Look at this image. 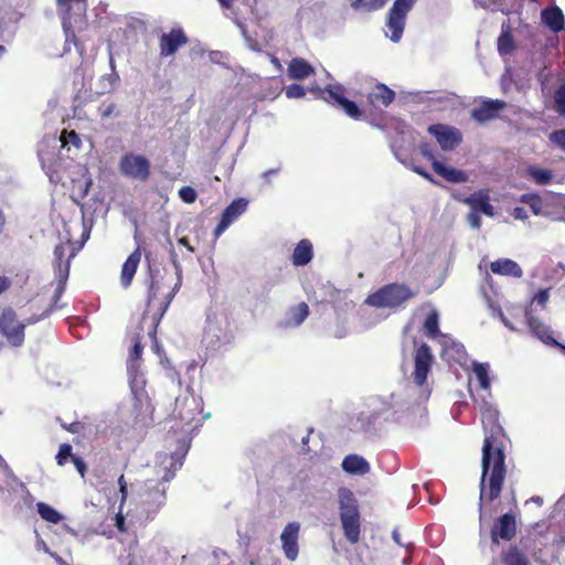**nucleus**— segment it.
Instances as JSON below:
<instances>
[{
  "instance_id": "f257e3e1",
  "label": "nucleus",
  "mask_w": 565,
  "mask_h": 565,
  "mask_svg": "<svg viewBox=\"0 0 565 565\" xmlns=\"http://www.w3.org/2000/svg\"><path fill=\"white\" fill-rule=\"evenodd\" d=\"M481 422L486 431L482 446V475L480 480L479 510L483 502L497 500L502 492L507 476L504 438L499 423V411L489 404L481 408Z\"/></svg>"
},
{
  "instance_id": "f03ea898",
  "label": "nucleus",
  "mask_w": 565,
  "mask_h": 565,
  "mask_svg": "<svg viewBox=\"0 0 565 565\" xmlns=\"http://www.w3.org/2000/svg\"><path fill=\"white\" fill-rule=\"evenodd\" d=\"M339 509L344 536L351 544H356L361 537V515L358 500L348 488L339 490Z\"/></svg>"
},
{
  "instance_id": "7ed1b4c3",
  "label": "nucleus",
  "mask_w": 565,
  "mask_h": 565,
  "mask_svg": "<svg viewBox=\"0 0 565 565\" xmlns=\"http://www.w3.org/2000/svg\"><path fill=\"white\" fill-rule=\"evenodd\" d=\"M415 296L416 292L406 284L392 282L370 294L364 302L376 309H395L405 306Z\"/></svg>"
},
{
  "instance_id": "20e7f679",
  "label": "nucleus",
  "mask_w": 565,
  "mask_h": 565,
  "mask_svg": "<svg viewBox=\"0 0 565 565\" xmlns=\"http://www.w3.org/2000/svg\"><path fill=\"white\" fill-rule=\"evenodd\" d=\"M160 284L158 280L151 279V282L148 288L147 295V309L142 313L139 331L135 333L131 338L134 345L129 351V358L127 362V371L130 375H135L139 369V361L141 360V354L143 351V345L141 343L142 335L141 331L143 330L142 323L146 321L147 317L150 315L151 306L154 303L158 294L160 291Z\"/></svg>"
},
{
  "instance_id": "39448f33",
  "label": "nucleus",
  "mask_w": 565,
  "mask_h": 565,
  "mask_svg": "<svg viewBox=\"0 0 565 565\" xmlns=\"http://www.w3.org/2000/svg\"><path fill=\"white\" fill-rule=\"evenodd\" d=\"M321 98L338 108H341L349 117L354 120L363 118V110L353 102L344 96L345 89L340 84H329L323 89H319Z\"/></svg>"
},
{
  "instance_id": "423d86ee",
  "label": "nucleus",
  "mask_w": 565,
  "mask_h": 565,
  "mask_svg": "<svg viewBox=\"0 0 565 565\" xmlns=\"http://www.w3.org/2000/svg\"><path fill=\"white\" fill-rule=\"evenodd\" d=\"M118 168L122 175L141 182L148 181L151 174L149 159L135 152L125 153L119 160Z\"/></svg>"
},
{
  "instance_id": "0eeeda50",
  "label": "nucleus",
  "mask_w": 565,
  "mask_h": 565,
  "mask_svg": "<svg viewBox=\"0 0 565 565\" xmlns=\"http://www.w3.org/2000/svg\"><path fill=\"white\" fill-rule=\"evenodd\" d=\"M25 323L19 321L17 313L10 307L0 313V334L12 347H21L24 342Z\"/></svg>"
},
{
  "instance_id": "6e6552de",
  "label": "nucleus",
  "mask_w": 565,
  "mask_h": 565,
  "mask_svg": "<svg viewBox=\"0 0 565 565\" xmlns=\"http://www.w3.org/2000/svg\"><path fill=\"white\" fill-rule=\"evenodd\" d=\"M173 258H175V256H173ZM173 264H174L175 269H177L178 280L174 284V286L171 289V291H169L164 296V298L159 302L158 307L154 309V311L150 316L151 323H150V326L148 328V335L151 338L153 350H156V351L159 349V342H158V339H157V330H158L159 323H160L161 319L163 318V316H164L166 311L168 310L172 299L174 298V296L179 291V289L181 287V284H182L181 267H180V265H179L177 259H173Z\"/></svg>"
},
{
  "instance_id": "1a4fd4ad",
  "label": "nucleus",
  "mask_w": 565,
  "mask_h": 565,
  "mask_svg": "<svg viewBox=\"0 0 565 565\" xmlns=\"http://www.w3.org/2000/svg\"><path fill=\"white\" fill-rule=\"evenodd\" d=\"M416 0H395L388 11L386 26L391 31L390 39L398 42L405 28L407 13L412 10Z\"/></svg>"
},
{
  "instance_id": "9d476101",
  "label": "nucleus",
  "mask_w": 565,
  "mask_h": 565,
  "mask_svg": "<svg viewBox=\"0 0 565 565\" xmlns=\"http://www.w3.org/2000/svg\"><path fill=\"white\" fill-rule=\"evenodd\" d=\"M433 362L434 355L427 343H422L415 349L413 379L417 386H423L426 383Z\"/></svg>"
},
{
  "instance_id": "9b49d317",
  "label": "nucleus",
  "mask_w": 565,
  "mask_h": 565,
  "mask_svg": "<svg viewBox=\"0 0 565 565\" xmlns=\"http://www.w3.org/2000/svg\"><path fill=\"white\" fill-rule=\"evenodd\" d=\"M189 41L184 30L181 26H174L159 38V54L161 57L173 56Z\"/></svg>"
},
{
  "instance_id": "f8f14e48",
  "label": "nucleus",
  "mask_w": 565,
  "mask_h": 565,
  "mask_svg": "<svg viewBox=\"0 0 565 565\" xmlns=\"http://www.w3.org/2000/svg\"><path fill=\"white\" fill-rule=\"evenodd\" d=\"M428 132L434 136L444 151H451L462 142V134L459 129L444 124H434L428 127Z\"/></svg>"
},
{
  "instance_id": "ddd939ff",
  "label": "nucleus",
  "mask_w": 565,
  "mask_h": 565,
  "mask_svg": "<svg viewBox=\"0 0 565 565\" xmlns=\"http://www.w3.org/2000/svg\"><path fill=\"white\" fill-rule=\"evenodd\" d=\"M516 520L514 514L504 513L493 523L490 535L491 542L499 545L500 540L511 541L516 535Z\"/></svg>"
},
{
  "instance_id": "4468645a",
  "label": "nucleus",
  "mask_w": 565,
  "mask_h": 565,
  "mask_svg": "<svg viewBox=\"0 0 565 565\" xmlns=\"http://www.w3.org/2000/svg\"><path fill=\"white\" fill-rule=\"evenodd\" d=\"M456 200L469 205L473 212L482 213L489 217L494 216V207L490 203V194L487 189L476 191L468 196L458 194L456 195Z\"/></svg>"
},
{
  "instance_id": "2eb2a0df",
  "label": "nucleus",
  "mask_w": 565,
  "mask_h": 565,
  "mask_svg": "<svg viewBox=\"0 0 565 565\" xmlns=\"http://www.w3.org/2000/svg\"><path fill=\"white\" fill-rule=\"evenodd\" d=\"M248 201L239 198L231 202L221 214V220L214 228V236L218 238L224 231L235 222L247 209Z\"/></svg>"
},
{
  "instance_id": "dca6fc26",
  "label": "nucleus",
  "mask_w": 565,
  "mask_h": 565,
  "mask_svg": "<svg viewBox=\"0 0 565 565\" xmlns=\"http://www.w3.org/2000/svg\"><path fill=\"white\" fill-rule=\"evenodd\" d=\"M182 466V461H173L171 462L170 469L164 472L162 476L160 482L151 489L148 487L147 489V503H153L156 505V510H158L161 505L164 504L166 501V486L164 483L169 482L171 479H173L175 471L180 469Z\"/></svg>"
},
{
  "instance_id": "f3484780",
  "label": "nucleus",
  "mask_w": 565,
  "mask_h": 565,
  "mask_svg": "<svg viewBox=\"0 0 565 565\" xmlns=\"http://www.w3.org/2000/svg\"><path fill=\"white\" fill-rule=\"evenodd\" d=\"M300 524L298 522H289L282 530L280 535L281 547L286 558L295 561L299 554Z\"/></svg>"
},
{
  "instance_id": "a211bd4d",
  "label": "nucleus",
  "mask_w": 565,
  "mask_h": 565,
  "mask_svg": "<svg viewBox=\"0 0 565 565\" xmlns=\"http://www.w3.org/2000/svg\"><path fill=\"white\" fill-rule=\"evenodd\" d=\"M505 102L501 99H483L478 107L470 111L471 118L483 124L498 117L499 111L505 108Z\"/></svg>"
},
{
  "instance_id": "6ab92c4d",
  "label": "nucleus",
  "mask_w": 565,
  "mask_h": 565,
  "mask_svg": "<svg viewBox=\"0 0 565 565\" xmlns=\"http://www.w3.org/2000/svg\"><path fill=\"white\" fill-rule=\"evenodd\" d=\"M395 92L385 84H376L366 96V104L371 108L387 107L395 99Z\"/></svg>"
},
{
  "instance_id": "aec40b11",
  "label": "nucleus",
  "mask_w": 565,
  "mask_h": 565,
  "mask_svg": "<svg viewBox=\"0 0 565 565\" xmlns=\"http://www.w3.org/2000/svg\"><path fill=\"white\" fill-rule=\"evenodd\" d=\"M58 7L64 11V26L67 22H77L85 17L87 11V0H57Z\"/></svg>"
},
{
  "instance_id": "412c9836",
  "label": "nucleus",
  "mask_w": 565,
  "mask_h": 565,
  "mask_svg": "<svg viewBox=\"0 0 565 565\" xmlns=\"http://www.w3.org/2000/svg\"><path fill=\"white\" fill-rule=\"evenodd\" d=\"M526 320L531 332L535 334L543 343L559 348L565 351V345L553 338L550 328L541 320L531 315H526Z\"/></svg>"
},
{
  "instance_id": "4be33fe9",
  "label": "nucleus",
  "mask_w": 565,
  "mask_h": 565,
  "mask_svg": "<svg viewBox=\"0 0 565 565\" xmlns=\"http://www.w3.org/2000/svg\"><path fill=\"white\" fill-rule=\"evenodd\" d=\"M71 247V243H60L54 248L55 268L61 279H67L70 274V262L75 256V252H71L66 257V253Z\"/></svg>"
},
{
  "instance_id": "5701e85b",
  "label": "nucleus",
  "mask_w": 565,
  "mask_h": 565,
  "mask_svg": "<svg viewBox=\"0 0 565 565\" xmlns=\"http://www.w3.org/2000/svg\"><path fill=\"white\" fill-rule=\"evenodd\" d=\"M140 260H141V250H140V247L138 246L127 257L126 262L124 263V265L121 267L120 284L124 288H128L131 285L135 274L140 264Z\"/></svg>"
},
{
  "instance_id": "b1692460",
  "label": "nucleus",
  "mask_w": 565,
  "mask_h": 565,
  "mask_svg": "<svg viewBox=\"0 0 565 565\" xmlns=\"http://www.w3.org/2000/svg\"><path fill=\"white\" fill-rule=\"evenodd\" d=\"M541 19L542 22L555 33H558L564 29V14L563 11L556 6L542 10Z\"/></svg>"
},
{
  "instance_id": "393cba45",
  "label": "nucleus",
  "mask_w": 565,
  "mask_h": 565,
  "mask_svg": "<svg viewBox=\"0 0 565 565\" xmlns=\"http://www.w3.org/2000/svg\"><path fill=\"white\" fill-rule=\"evenodd\" d=\"M490 270L497 275L511 276L515 278H521L523 275V270L520 265L509 258H501L492 262L490 264Z\"/></svg>"
},
{
  "instance_id": "a878e982",
  "label": "nucleus",
  "mask_w": 565,
  "mask_h": 565,
  "mask_svg": "<svg viewBox=\"0 0 565 565\" xmlns=\"http://www.w3.org/2000/svg\"><path fill=\"white\" fill-rule=\"evenodd\" d=\"M288 76L301 81L315 74V67L302 57H294L288 64Z\"/></svg>"
},
{
  "instance_id": "bb28decb",
  "label": "nucleus",
  "mask_w": 565,
  "mask_h": 565,
  "mask_svg": "<svg viewBox=\"0 0 565 565\" xmlns=\"http://www.w3.org/2000/svg\"><path fill=\"white\" fill-rule=\"evenodd\" d=\"M433 170L451 183H465L469 180L468 174L463 170L446 167L438 160H434Z\"/></svg>"
},
{
  "instance_id": "cd10ccee",
  "label": "nucleus",
  "mask_w": 565,
  "mask_h": 565,
  "mask_svg": "<svg viewBox=\"0 0 565 565\" xmlns=\"http://www.w3.org/2000/svg\"><path fill=\"white\" fill-rule=\"evenodd\" d=\"M500 561L502 565H530L526 554L515 544L501 552Z\"/></svg>"
},
{
  "instance_id": "c85d7f7f",
  "label": "nucleus",
  "mask_w": 565,
  "mask_h": 565,
  "mask_svg": "<svg viewBox=\"0 0 565 565\" xmlns=\"http://www.w3.org/2000/svg\"><path fill=\"white\" fill-rule=\"evenodd\" d=\"M313 257L312 244L309 239H301L295 247L291 260L295 266H305Z\"/></svg>"
},
{
  "instance_id": "c756f323",
  "label": "nucleus",
  "mask_w": 565,
  "mask_h": 565,
  "mask_svg": "<svg viewBox=\"0 0 565 565\" xmlns=\"http://www.w3.org/2000/svg\"><path fill=\"white\" fill-rule=\"evenodd\" d=\"M341 466L344 471L354 475H365L370 471V463L358 455L345 456Z\"/></svg>"
},
{
  "instance_id": "7c9ffc66",
  "label": "nucleus",
  "mask_w": 565,
  "mask_h": 565,
  "mask_svg": "<svg viewBox=\"0 0 565 565\" xmlns=\"http://www.w3.org/2000/svg\"><path fill=\"white\" fill-rule=\"evenodd\" d=\"M515 42L511 32L510 24H503L501 34L498 39V52L501 56L510 55L515 50Z\"/></svg>"
},
{
  "instance_id": "2f4dec72",
  "label": "nucleus",
  "mask_w": 565,
  "mask_h": 565,
  "mask_svg": "<svg viewBox=\"0 0 565 565\" xmlns=\"http://www.w3.org/2000/svg\"><path fill=\"white\" fill-rule=\"evenodd\" d=\"M309 307L306 302H300L289 309V319L287 326L298 327L309 316Z\"/></svg>"
},
{
  "instance_id": "473e14b6",
  "label": "nucleus",
  "mask_w": 565,
  "mask_h": 565,
  "mask_svg": "<svg viewBox=\"0 0 565 565\" xmlns=\"http://www.w3.org/2000/svg\"><path fill=\"white\" fill-rule=\"evenodd\" d=\"M388 0H352L351 8L356 12H373L382 9Z\"/></svg>"
},
{
  "instance_id": "72a5a7b5",
  "label": "nucleus",
  "mask_w": 565,
  "mask_h": 565,
  "mask_svg": "<svg viewBox=\"0 0 565 565\" xmlns=\"http://www.w3.org/2000/svg\"><path fill=\"white\" fill-rule=\"evenodd\" d=\"M36 509L40 516L50 523L57 524L63 519V515L47 503L39 502Z\"/></svg>"
},
{
  "instance_id": "f704fd0d",
  "label": "nucleus",
  "mask_w": 565,
  "mask_h": 565,
  "mask_svg": "<svg viewBox=\"0 0 565 565\" xmlns=\"http://www.w3.org/2000/svg\"><path fill=\"white\" fill-rule=\"evenodd\" d=\"M472 371L479 382L480 388L488 390L490 387L489 365L476 362L473 363Z\"/></svg>"
},
{
  "instance_id": "c9c22d12",
  "label": "nucleus",
  "mask_w": 565,
  "mask_h": 565,
  "mask_svg": "<svg viewBox=\"0 0 565 565\" xmlns=\"http://www.w3.org/2000/svg\"><path fill=\"white\" fill-rule=\"evenodd\" d=\"M424 328L428 337L436 339L439 337V322H438V313L433 310L426 318L424 322Z\"/></svg>"
},
{
  "instance_id": "e433bc0d",
  "label": "nucleus",
  "mask_w": 565,
  "mask_h": 565,
  "mask_svg": "<svg viewBox=\"0 0 565 565\" xmlns=\"http://www.w3.org/2000/svg\"><path fill=\"white\" fill-rule=\"evenodd\" d=\"M527 174L540 185L548 184L552 181V172L546 169L530 167Z\"/></svg>"
},
{
  "instance_id": "4c0bfd02",
  "label": "nucleus",
  "mask_w": 565,
  "mask_h": 565,
  "mask_svg": "<svg viewBox=\"0 0 565 565\" xmlns=\"http://www.w3.org/2000/svg\"><path fill=\"white\" fill-rule=\"evenodd\" d=\"M98 114H99L100 118L103 120H105L113 116L118 117L120 115V111H119L116 103L104 100L98 106Z\"/></svg>"
},
{
  "instance_id": "58836bf2",
  "label": "nucleus",
  "mask_w": 565,
  "mask_h": 565,
  "mask_svg": "<svg viewBox=\"0 0 565 565\" xmlns=\"http://www.w3.org/2000/svg\"><path fill=\"white\" fill-rule=\"evenodd\" d=\"M60 140L62 142V147H66L67 145H73L75 148L78 149L82 146V140H81L78 134L74 130L67 131L66 129H64L61 134Z\"/></svg>"
},
{
  "instance_id": "ea45409f",
  "label": "nucleus",
  "mask_w": 565,
  "mask_h": 565,
  "mask_svg": "<svg viewBox=\"0 0 565 565\" xmlns=\"http://www.w3.org/2000/svg\"><path fill=\"white\" fill-rule=\"evenodd\" d=\"M521 201L526 203L535 215L541 213L542 200L537 194H525L522 196Z\"/></svg>"
},
{
  "instance_id": "a19ab883",
  "label": "nucleus",
  "mask_w": 565,
  "mask_h": 565,
  "mask_svg": "<svg viewBox=\"0 0 565 565\" xmlns=\"http://www.w3.org/2000/svg\"><path fill=\"white\" fill-rule=\"evenodd\" d=\"M74 455L72 454V446L70 444H62L60 446L58 452L55 457L58 466H64L68 459H73Z\"/></svg>"
},
{
  "instance_id": "79ce46f5",
  "label": "nucleus",
  "mask_w": 565,
  "mask_h": 565,
  "mask_svg": "<svg viewBox=\"0 0 565 565\" xmlns=\"http://www.w3.org/2000/svg\"><path fill=\"white\" fill-rule=\"evenodd\" d=\"M556 110L559 115L565 116V84L555 93Z\"/></svg>"
},
{
  "instance_id": "37998d69",
  "label": "nucleus",
  "mask_w": 565,
  "mask_h": 565,
  "mask_svg": "<svg viewBox=\"0 0 565 565\" xmlns=\"http://www.w3.org/2000/svg\"><path fill=\"white\" fill-rule=\"evenodd\" d=\"M285 93L288 98H302L306 95V89L299 84H290L286 87Z\"/></svg>"
},
{
  "instance_id": "c03bdc74",
  "label": "nucleus",
  "mask_w": 565,
  "mask_h": 565,
  "mask_svg": "<svg viewBox=\"0 0 565 565\" xmlns=\"http://www.w3.org/2000/svg\"><path fill=\"white\" fill-rule=\"evenodd\" d=\"M179 196L185 203H193L196 200L198 194H196V191L193 188H191V186H182L179 190Z\"/></svg>"
},
{
  "instance_id": "a18cd8bd",
  "label": "nucleus",
  "mask_w": 565,
  "mask_h": 565,
  "mask_svg": "<svg viewBox=\"0 0 565 565\" xmlns=\"http://www.w3.org/2000/svg\"><path fill=\"white\" fill-rule=\"evenodd\" d=\"M418 149L420 154L427 160H429L431 163L434 162V160H437L433 145L428 142H420Z\"/></svg>"
},
{
  "instance_id": "49530a36",
  "label": "nucleus",
  "mask_w": 565,
  "mask_h": 565,
  "mask_svg": "<svg viewBox=\"0 0 565 565\" xmlns=\"http://www.w3.org/2000/svg\"><path fill=\"white\" fill-rule=\"evenodd\" d=\"M550 140L562 150H565V129L554 130L550 135Z\"/></svg>"
},
{
  "instance_id": "de8ad7c7",
  "label": "nucleus",
  "mask_w": 565,
  "mask_h": 565,
  "mask_svg": "<svg viewBox=\"0 0 565 565\" xmlns=\"http://www.w3.org/2000/svg\"><path fill=\"white\" fill-rule=\"evenodd\" d=\"M550 299V289H540L533 300L536 301L543 309L546 307V303Z\"/></svg>"
},
{
  "instance_id": "09e8293b",
  "label": "nucleus",
  "mask_w": 565,
  "mask_h": 565,
  "mask_svg": "<svg viewBox=\"0 0 565 565\" xmlns=\"http://www.w3.org/2000/svg\"><path fill=\"white\" fill-rule=\"evenodd\" d=\"M119 493H120V505H122L128 497L127 481L125 476L121 475L118 478Z\"/></svg>"
},
{
  "instance_id": "8fccbe9b",
  "label": "nucleus",
  "mask_w": 565,
  "mask_h": 565,
  "mask_svg": "<svg viewBox=\"0 0 565 565\" xmlns=\"http://www.w3.org/2000/svg\"><path fill=\"white\" fill-rule=\"evenodd\" d=\"M467 221L469 222L470 226L475 230H479L481 227L480 213L470 211L467 215Z\"/></svg>"
},
{
  "instance_id": "3c124183",
  "label": "nucleus",
  "mask_w": 565,
  "mask_h": 565,
  "mask_svg": "<svg viewBox=\"0 0 565 565\" xmlns=\"http://www.w3.org/2000/svg\"><path fill=\"white\" fill-rule=\"evenodd\" d=\"M65 430L72 434H79L84 430V424L81 422H73L70 425H62Z\"/></svg>"
},
{
  "instance_id": "603ef678",
  "label": "nucleus",
  "mask_w": 565,
  "mask_h": 565,
  "mask_svg": "<svg viewBox=\"0 0 565 565\" xmlns=\"http://www.w3.org/2000/svg\"><path fill=\"white\" fill-rule=\"evenodd\" d=\"M72 462L74 463L76 470L78 471V473L84 477L85 476V472L87 470V467H86V463L84 462V460L77 456H74L73 459H72Z\"/></svg>"
},
{
  "instance_id": "864d4df0",
  "label": "nucleus",
  "mask_w": 565,
  "mask_h": 565,
  "mask_svg": "<svg viewBox=\"0 0 565 565\" xmlns=\"http://www.w3.org/2000/svg\"><path fill=\"white\" fill-rule=\"evenodd\" d=\"M52 310H53L52 307L49 309H45L41 315H33V316L29 317L25 321L28 324L36 323L40 320L46 318L52 312Z\"/></svg>"
},
{
  "instance_id": "5fc2aeb1",
  "label": "nucleus",
  "mask_w": 565,
  "mask_h": 565,
  "mask_svg": "<svg viewBox=\"0 0 565 565\" xmlns=\"http://www.w3.org/2000/svg\"><path fill=\"white\" fill-rule=\"evenodd\" d=\"M412 169L414 172H416L418 175L423 177L427 181L435 183L433 175L429 172H427L424 168L419 166H414Z\"/></svg>"
},
{
  "instance_id": "6e6d98bb",
  "label": "nucleus",
  "mask_w": 565,
  "mask_h": 565,
  "mask_svg": "<svg viewBox=\"0 0 565 565\" xmlns=\"http://www.w3.org/2000/svg\"><path fill=\"white\" fill-rule=\"evenodd\" d=\"M512 215L516 220L524 221V220L527 218V213H526L525 209L522 207V206L514 207L513 211H512Z\"/></svg>"
},
{
  "instance_id": "4d7b16f0",
  "label": "nucleus",
  "mask_w": 565,
  "mask_h": 565,
  "mask_svg": "<svg viewBox=\"0 0 565 565\" xmlns=\"http://www.w3.org/2000/svg\"><path fill=\"white\" fill-rule=\"evenodd\" d=\"M12 282L11 279L7 276H0V295L10 289Z\"/></svg>"
},
{
  "instance_id": "13d9d810",
  "label": "nucleus",
  "mask_w": 565,
  "mask_h": 565,
  "mask_svg": "<svg viewBox=\"0 0 565 565\" xmlns=\"http://www.w3.org/2000/svg\"><path fill=\"white\" fill-rule=\"evenodd\" d=\"M65 281H66V279H61V277H58V285H57V287L55 289V292H54V301L55 302L60 299V297L64 292Z\"/></svg>"
},
{
  "instance_id": "bf43d9fd",
  "label": "nucleus",
  "mask_w": 565,
  "mask_h": 565,
  "mask_svg": "<svg viewBox=\"0 0 565 565\" xmlns=\"http://www.w3.org/2000/svg\"><path fill=\"white\" fill-rule=\"evenodd\" d=\"M178 243L182 246H184L190 253H194V247L190 244V241L188 237H181L178 239Z\"/></svg>"
},
{
  "instance_id": "052dcab7",
  "label": "nucleus",
  "mask_w": 565,
  "mask_h": 565,
  "mask_svg": "<svg viewBox=\"0 0 565 565\" xmlns=\"http://www.w3.org/2000/svg\"><path fill=\"white\" fill-rule=\"evenodd\" d=\"M179 417L184 422H191L194 417L191 414L183 413L182 409L179 412Z\"/></svg>"
},
{
  "instance_id": "680f3d73",
  "label": "nucleus",
  "mask_w": 565,
  "mask_h": 565,
  "mask_svg": "<svg viewBox=\"0 0 565 565\" xmlns=\"http://www.w3.org/2000/svg\"><path fill=\"white\" fill-rule=\"evenodd\" d=\"M124 523H125V519L124 516L118 513L117 516H116V525L119 530H124Z\"/></svg>"
},
{
  "instance_id": "e2e57ef3",
  "label": "nucleus",
  "mask_w": 565,
  "mask_h": 565,
  "mask_svg": "<svg viewBox=\"0 0 565 565\" xmlns=\"http://www.w3.org/2000/svg\"><path fill=\"white\" fill-rule=\"evenodd\" d=\"M222 8L231 9L233 7L234 0H217Z\"/></svg>"
},
{
  "instance_id": "0e129e2a",
  "label": "nucleus",
  "mask_w": 565,
  "mask_h": 565,
  "mask_svg": "<svg viewBox=\"0 0 565 565\" xmlns=\"http://www.w3.org/2000/svg\"><path fill=\"white\" fill-rule=\"evenodd\" d=\"M4 224H6V217L2 213V211L0 210V233L2 232Z\"/></svg>"
},
{
  "instance_id": "69168bd1",
  "label": "nucleus",
  "mask_w": 565,
  "mask_h": 565,
  "mask_svg": "<svg viewBox=\"0 0 565 565\" xmlns=\"http://www.w3.org/2000/svg\"><path fill=\"white\" fill-rule=\"evenodd\" d=\"M393 539H394V541H395L397 544L402 545V543H401V541H399V534H398L397 532H394V533H393Z\"/></svg>"
},
{
  "instance_id": "338daca9",
  "label": "nucleus",
  "mask_w": 565,
  "mask_h": 565,
  "mask_svg": "<svg viewBox=\"0 0 565 565\" xmlns=\"http://www.w3.org/2000/svg\"><path fill=\"white\" fill-rule=\"evenodd\" d=\"M183 406H188V404H195V401L194 398H192L191 401H189L188 398H185L184 401H182L181 403Z\"/></svg>"
},
{
  "instance_id": "774afa93",
  "label": "nucleus",
  "mask_w": 565,
  "mask_h": 565,
  "mask_svg": "<svg viewBox=\"0 0 565 565\" xmlns=\"http://www.w3.org/2000/svg\"><path fill=\"white\" fill-rule=\"evenodd\" d=\"M532 501H534L537 504H542L543 503V499L541 497L532 498Z\"/></svg>"
}]
</instances>
